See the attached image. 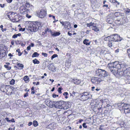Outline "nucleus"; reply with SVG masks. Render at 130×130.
<instances>
[{
	"instance_id": "nucleus-1",
	"label": "nucleus",
	"mask_w": 130,
	"mask_h": 130,
	"mask_svg": "<svg viewBox=\"0 0 130 130\" xmlns=\"http://www.w3.org/2000/svg\"><path fill=\"white\" fill-rule=\"evenodd\" d=\"M127 66L124 63L115 62L109 63L108 67L110 69L111 72L114 73L117 72V73L120 76L125 77L129 81V83H130V72L126 68Z\"/></svg>"
},
{
	"instance_id": "nucleus-2",
	"label": "nucleus",
	"mask_w": 130,
	"mask_h": 130,
	"mask_svg": "<svg viewBox=\"0 0 130 130\" xmlns=\"http://www.w3.org/2000/svg\"><path fill=\"white\" fill-rule=\"evenodd\" d=\"M104 39L105 41H107L108 45L110 47H111L112 45V43L111 41H120L122 40V38L119 35L116 34L106 37Z\"/></svg>"
},
{
	"instance_id": "nucleus-3",
	"label": "nucleus",
	"mask_w": 130,
	"mask_h": 130,
	"mask_svg": "<svg viewBox=\"0 0 130 130\" xmlns=\"http://www.w3.org/2000/svg\"><path fill=\"white\" fill-rule=\"evenodd\" d=\"M41 23L40 22H36L29 23L28 27L29 30L31 32H35L38 30L39 27L41 26Z\"/></svg>"
},
{
	"instance_id": "nucleus-4",
	"label": "nucleus",
	"mask_w": 130,
	"mask_h": 130,
	"mask_svg": "<svg viewBox=\"0 0 130 130\" xmlns=\"http://www.w3.org/2000/svg\"><path fill=\"white\" fill-rule=\"evenodd\" d=\"M95 75L100 78L104 79V81L106 80L108 74V73L105 70L101 69H98L96 71Z\"/></svg>"
},
{
	"instance_id": "nucleus-5",
	"label": "nucleus",
	"mask_w": 130,
	"mask_h": 130,
	"mask_svg": "<svg viewBox=\"0 0 130 130\" xmlns=\"http://www.w3.org/2000/svg\"><path fill=\"white\" fill-rule=\"evenodd\" d=\"M123 18L120 15H116L115 18V23L117 25H122L124 22L123 21Z\"/></svg>"
},
{
	"instance_id": "nucleus-6",
	"label": "nucleus",
	"mask_w": 130,
	"mask_h": 130,
	"mask_svg": "<svg viewBox=\"0 0 130 130\" xmlns=\"http://www.w3.org/2000/svg\"><path fill=\"white\" fill-rule=\"evenodd\" d=\"M120 15L119 12H117L114 13H110L109 15L108 18L106 20L107 22L109 24H111L113 22H115V18L116 15Z\"/></svg>"
},
{
	"instance_id": "nucleus-7",
	"label": "nucleus",
	"mask_w": 130,
	"mask_h": 130,
	"mask_svg": "<svg viewBox=\"0 0 130 130\" xmlns=\"http://www.w3.org/2000/svg\"><path fill=\"white\" fill-rule=\"evenodd\" d=\"M118 106L122 107L125 113H130V105L129 104L122 103L119 104Z\"/></svg>"
},
{
	"instance_id": "nucleus-8",
	"label": "nucleus",
	"mask_w": 130,
	"mask_h": 130,
	"mask_svg": "<svg viewBox=\"0 0 130 130\" xmlns=\"http://www.w3.org/2000/svg\"><path fill=\"white\" fill-rule=\"evenodd\" d=\"M64 102L63 101H56L55 102L54 106L55 107L60 109H65Z\"/></svg>"
},
{
	"instance_id": "nucleus-9",
	"label": "nucleus",
	"mask_w": 130,
	"mask_h": 130,
	"mask_svg": "<svg viewBox=\"0 0 130 130\" xmlns=\"http://www.w3.org/2000/svg\"><path fill=\"white\" fill-rule=\"evenodd\" d=\"M91 95L87 92H84L81 94L80 100L82 101H85L91 97Z\"/></svg>"
},
{
	"instance_id": "nucleus-10",
	"label": "nucleus",
	"mask_w": 130,
	"mask_h": 130,
	"mask_svg": "<svg viewBox=\"0 0 130 130\" xmlns=\"http://www.w3.org/2000/svg\"><path fill=\"white\" fill-rule=\"evenodd\" d=\"M7 15L10 20H15L18 17L17 14L14 12H10L7 13Z\"/></svg>"
},
{
	"instance_id": "nucleus-11",
	"label": "nucleus",
	"mask_w": 130,
	"mask_h": 130,
	"mask_svg": "<svg viewBox=\"0 0 130 130\" xmlns=\"http://www.w3.org/2000/svg\"><path fill=\"white\" fill-rule=\"evenodd\" d=\"M27 5L29 6V3H27L25 6H21L20 8V11L21 13L25 14L26 12H27L29 11V9L27 7Z\"/></svg>"
},
{
	"instance_id": "nucleus-12",
	"label": "nucleus",
	"mask_w": 130,
	"mask_h": 130,
	"mask_svg": "<svg viewBox=\"0 0 130 130\" xmlns=\"http://www.w3.org/2000/svg\"><path fill=\"white\" fill-rule=\"evenodd\" d=\"M93 83L95 84L96 85L99 84L101 82L104 81V79L98 77H95L93 78L91 80Z\"/></svg>"
},
{
	"instance_id": "nucleus-13",
	"label": "nucleus",
	"mask_w": 130,
	"mask_h": 130,
	"mask_svg": "<svg viewBox=\"0 0 130 130\" xmlns=\"http://www.w3.org/2000/svg\"><path fill=\"white\" fill-rule=\"evenodd\" d=\"M46 11L43 9H41L38 14L39 17L40 18H43L45 17L46 15Z\"/></svg>"
},
{
	"instance_id": "nucleus-14",
	"label": "nucleus",
	"mask_w": 130,
	"mask_h": 130,
	"mask_svg": "<svg viewBox=\"0 0 130 130\" xmlns=\"http://www.w3.org/2000/svg\"><path fill=\"white\" fill-rule=\"evenodd\" d=\"M48 69L53 72H55L56 71V67L54 66L53 63L50 64L48 66Z\"/></svg>"
},
{
	"instance_id": "nucleus-15",
	"label": "nucleus",
	"mask_w": 130,
	"mask_h": 130,
	"mask_svg": "<svg viewBox=\"0 0 130 130\" xmlns=\"http://www.w3.org/2000/svg\"><path fill=\"white\" fill-rule=\"evenodd\" d=\"M45 102L47 106L50 107H52L53 106L54 104L53 101L49 100H46Z\"/></svg>"
},
{
	"instance_id": "nucleus-16",
	"label": "nucleus",
	"mask_w": 130,
	"mask_h": 130,
	"mask_svg": "<svg viewBox=\"0 0 130 130\" xmlns=\"http://www.w3.org/2000/svg\"><path fill=\"white\" fill-rule=\"evenodd\" d=\"M72 82H73L75 84L78 85L80 84L81 83V80L79 79L74 78L72 80Z\"/></svg>"
},
{
	"instance_id": "nucleus-17",
	"label": "nucleus",
	"mask_w": 130,
	"mask_h": 130,
	"mask_svg": "<svg viewBox=\"0 0 130 130\" xmlns=\"http://www.w3.org/2000/svg\"><path fill=\"white\" fill-rule=\"evenodd\" d=\"M8 87V86L7 85L2 86L1 88V90L2 91L6 92V91Z\"/></svg>"
},
{
	"instance_id": "nucleus-18",
	"label": "nucleus",
	"mask_w": 130,
	"mask_h": 130,
	"mask_svg": "<svg viewBox=\"0 0 130 130\" xmlns=\"http://www.w3.org/2000/svg\"><path fill=\"white\" fill-rule=\"evenodd\" d=\"M12 89L8 86V88L6 93L8 95H11V94L12 92Z\"/></svg>"
},
{
	"instance_id": "nucleus-19",
	"label": "nucleus",
	"mask_w": 130,
	"mask_h": 130,
	"mask_svg": "<svg viewBox=\"0 0 130 130\" xmlns=\"http://www.w3.org/2000/svg\"><path fill=\"white\" fill-rule=\"evenodd\" d=\"M91 28L92 30H94L95 32H98V31H99L100 30L99 29L98 27H97L95 25L93 27H92Z\"/></svg>"
},
{
	"instance_id": "nucleus-20",
	"label": "nucleus",
	"mask_w": 130,
	"mask_h": 130,
	"mask_svg": "<svg viewBox=\"0 0 130 130\" xmlns=\"http://www.w3.org/2000/svg\"><path fill=\"white\" fill-rule=\"evenodd\" d=\"M90 42L88 40L85 39L83 41L84 44H86L87 45H89L90 44Z\"/></svg>"
},
{
	"instance_id": "nucleus-21",
	"label": "nucleus",
	"mask_w": 130,
	"mask_h": 130,
	"mask_svg": "<svg viewBox=\"0 0 130 130\" xmlns=\"http://www.w3.org/2000/svg\"><path fill=\"white\" fill-rule=\"evenodd\" d=\"M71 25L70 23L68 22H64V27L65 28H67L68 26H70Z\"/></svg>"
},
{
	"instance_id": "nucleus-22",
	"label": "nucleus",
	"mask_w": 130,
	"mask_h": 130,
	"mask_svg": "<svg viewBox=\"0 0 130 130\" xmlns=\"http://www.w3.org/2000/svg\"><path fill=\"white\" fill-rule=\"evenodd\" d=\"M87 26L88 27H90L92 26V27H93L94 26V23L93 22H91L89 23H87Z\"/></svg>"
},
{
	"instance_id": "nucleus-23",
	"label": "nucleus",
	"mask_w": 130,
	"mask_h": 130,
	"mask_svg": "<svg viewBox=\"0 0 130 130\" xmlns=\"http://www.w3.org/2000/svg\"><path fill=\"white\" fill-rule=\"evenodd\" d=\"M24 79L26 83H27L29 81V78L28 76H26L24 78Z\"/></svg>"
},
{
	"instance_id": "nucleus-24",
	"label": "nucleus",
	"mask_w": 130,
	"mask_h": 130,
	"mask_svg": "<svg viewBox=\"0 0 130 130\" xmlns=\"http://www.w3.org/2000/svg\"><path fill=\"white\" fill-rule=\"evenodd\" d=\"M33 62L35 64H39L40 63V62L36 59L32 60Z\"/></svg>"
},
{
	"instance_id": "nucleus-25",
	"label": "nucleus",
	"mask_w": 130,
	"mask_h": 130,
	"mask_svg": "<svg viewBox=\"0 0 130 130\" xmlns=\"http://www.w3.org/2000/svg\"><path fill=\"white\" fill-rule=\"evenodd\" d=\"M51 34L52 36H55L60 35V33L59 32H57L54 33H52Z\"/></svg>"
},
{
	"instance_id": "nucleus-26",
	"label": "nucleus",
	"mask_w": 130,
	"mask_h": 130,
	"mask_svg": "<svg viewBox=\"0 0 130 130\" xmlns=\"http://www.w3.org/2000/svg\"><path fill=\"white\" fill-rule=\"evenodd\" d=\"M39 55V54H38L37 52H35L32 56V57H38Z\"/></svg>"
},
{
	"instance_id": "nucleus-27",
	"label": "nucleus",
	"mask_w": 130,
	"mask_h": 130,
	"mask_svg": "<svg viewBox=\"0 0 130 130\" xmlns=\"http://www.w3.org/2000/svg\"><path fill=\"white\" fill-rule=\"evenodd\" d=\"M17 66L19 67H20L21 69H23V68L24 65L22 64L18 63L17 64Z\"/></svg>"
},
{
	"instance_id": "nucleus-28",
	"label": "nucleus",
	"mask_w": 130,
	"mask_h": 130,
	"mask_svg": "<svg viewBox=\"0 0 130 130\" xmlns=\"http://www.w3.org/2000/svg\"><path fill=\"white\" fill-rule=\"evenodd\" d=\"M108 100L106 99L101 100V102H102V103H106L107 104V102H108Z\"/></svg>"
},
{
	"instance_id": "nucleus-29",
	"label": "nucleus",
	"mask_w": 130,
	"mask_h": 130,
	"mask_svg": "<svg viewBox=\"0 0 130 130\" xmlns=\"http://www.w3.org/2000/svg\"><path fill=\"white\" fill-rule=\"evenodd\" d=\"M125 11L126 12V13L127 14H128L130 13V10L128 8H126L125 9Z\"/></svg>"
},
{
	"instance_id": "nucleus-30",
	"label": "nucleus",
	"mask_w": 130,
	"mask_h": 130,
	"mask_svg": "<svg viewBox=\"0 0 130 130\" xmlns=\"http://www.w3.org/2000/svg\"><path fill=\"white\" fill-rule=\"evenodd\" d=\"M75 93L74 91H72V92H70V96H74L75 94Z\"/></svg>"
},
{
	"instance_id": "nucleus-31",
	"label": "nucleus",
	"mask_w": 130,
	"mask_h": 130,
	"mask_svg": "<svg viewBox=\"0 0 130 130\" xmlns=\"http://www.w3.org/2000/svg\"><path fill=\"white\" fill-rule=\"evenodd\" d=\"M33 125L35 127H36L38 125V123L36 121H34L33 122Z\"/></svg>"
},
{
	"instance_id": "nucleus-32",
	"label": "nucleus",
	"mask_w": 130,
	"mask_h": 130,
	"mask_svg": "<svg viewBox=\"0 0 130 130\" xmlns=\"http://www.w3.org/2000/svg\"><path fill=\"white\" fill-rule=\"evenodd\" d=\"M15 80L13 79H12L10 82V85H13L15 83Z\"/></svg>"
},
{
	"instance_id": "nucleus-33",
	"label": "nucleus",
	"mask_w": 130,
	"mask_h": 130,
	"mask_svg": "<svg viewBox=\"0 0 130 130\" xmlns=\"http://www.w3.org/2000/svg\"><path fill=\"white\" fill-rule=\"evenodd\" d=\"M3 26L2 25H1L0 26V28H1V30L3 32L5 31L6 30V28L3 29Z\"/></svg>"
},
{
	"instance_id": "nucleus-34",
	"label": "nucleus",
	"mask_w": 130,
	"mask_h": 130,
	"mask_svg": "<svg viewBox=\"0 0 130 130\" xmlns=\"http://www.w3.org/2000/svg\"><path fill=\"white\" fill-rule=\"evenodd\" d=\"M68 95V93L67 92H64L63 93V95L64 96H65V98L66 99H67L68 98V96H67V95Z\"/></svg>"
},
{
	"instance_id": "nucleus-35",
	"label": "nucleus",
	"mask_w": 130,
	"mask_h": 130,
	"mask_svg": "<svg viewBox=\"0 0 130 130\" xmlns=\"http://www.w3.org/2000/svg\"><path fill=\"white\" fill-rule=\"evenodd\" d=\"M57 56L58 55L57 54H54L52 56L51 59L53 60L54 58L57 57Z\"/></svg>"
},
{
	"instance_id": "nucleus-36",
	"label": "nucleus",
	"mask_w": 130,
	"mask_h": 130,
	"mask_svg": "<svg viewBox=\"0 0 130 130\" xmlns=\"http://www.w3.org/2000/svg\"><path fill=\"white\" fill-rule=\"evenodd\" d=\"M127 51L129 57L130 58V48L127 49Z\"/></svg>"
},
{
	"instance_id": "nucleus-37",
	"label": "nucleus",
	"mask_w": 130,
	"mask_h": 130,
	"mask_svg": "<svg viewBox=\"0 0 130 130\" xmlns=\"http://www.w3.org/2000/svg\"><path fill=\"white\" fill-rule=\"evenodd\" d=\"M49 126L51 127V129H54V126L53 124H51L49 125Z\"/></svg>"
},
{
	"instance_id": "nucleus-38",
	"label": "nucleus",
	"mask_w": 130,
	"mask_h": 130,
	"mask_svg": "<svg viewBox=\"0 0 130 130\" xmlns=\"http://www.w3.org/2000/svg\"><path fill=\"white\" fill-rule=\"evenodd\" d=\"M42 54L43 56H44L45 57H47V54L43 52L42 53Z\"/></svg>"
},
{
	"instance_id": "nucleus-39",
	"label": "nucleus",
	"mask_w": 130,
	"mask_h": 130,
	"mask_svg": "<svg viewBox=\"0 0 130 130\" xmlns=\"http://www.w3.org/2000/svg\"><path fill=\"white\" fill-rule=\"evenodd\" d=\"M62 90V89L61 88H59L58 89V91L59 93H61V90Z\"/></svg>"
},
{
	"instance_id": "nucleus-40",
	"label": "nucleus",
	"mask_w": 130,
	"mask_h": 130,
	"mask_svg": "<svg viewBox=\"0 0 130 130\" xmlns=\"http://www.w3.org/2000/svg\"><path fill=\"white\" fill-rule=\"evenodd\" d=\"M49 17L50 18L52 17V18L53 19H54V20L55 19V17L54 15H52L51 14H49Z\"/></svg>"
},
{
	"instance_id": "nucleus-41",
	"label": "nucleus",
	"mask_w": 130,
	"mask_h": 130,
	"mask_svg": "<svg viewBox=\"0 0 130 130\" xmlns=\"http://www.w3.org/2000/svg\"><path fill=\"white\" fill-rule=\"evenodd\" d=\"M25 30V28H20L19 29V30L20 31H24Z\"/></svg>"
},
{
	"instance_id": "nucleus-42",
	"label": "nucleus",
	"mask_w": 130,
	"mask_h": 130,
	"mask_svg": "<svg viewBox=\"0 0 130 130\" xmlns=\"http://www.w3.org/2000/svg\"><path fill=\"white\" fill-rule=\"evenodd\" d=\"M86 123H83V127L85 128H87V126L86 125Z\"/></svg>"
},
{
	"instance_id": "nucleus-43",
	"label": "nucleus",
	"mask_w": 130,
	"mask_h": 130,
	"mask_svg": "<svg viewBox=\"0 0 130 130\" xmlns=\"http://www.w3.org/2000/svg\"><path fill=\"white\" fill-rule=\"evenodd\" d=\"M26 17L28 18H30L31 17V16L30 15H29L28 14H26Z\"/></svg>"
},
{
	"instance_id": "nucleus-44",
	"label": "nucleus",
	"mask_w": 130,
	"mask_h": 130,
	"mask_svg": "<svg viewBox=\"0 0 130 130\" xmlns=\"http://www.w3.org/2000/svg\"><path fill=\"white\" fill-rule=\"evenodd\" d=\"M28 92H26L25 94H24V98L28 96Z\"/></svg>"
},
{
	"instance_id": "nucleus-45",
	"label": "nucleus",
	"mask_w": 130,
	"mask_h": 130,
	"mask_svg": "<svg viewBox=\"0 0 130 130\" xmlns=\"http://www.w3.org/2000/svg\"><path fill=\"white\" fill-rule=\"evenodd\" d=\"M5 119L6 120L7 122H10V120H9V118H8L6 117L5 118Z\"/></svg>"
},
{
	"instance_id": "nucleus-46",
	"label": "nucleus",
	"mask_w": 130,
	"mask_h": 130,
	"mask_svg": "<svg viewBox=\"0 0 130 130\" xmlns=\"http://www.w3.org/2000/svg\"><path fill=\"white\" fill-rule=\"evenodd\" d=\"M17 36L16 34L14 35L12 37V38H17Z\"/></svg>"
},
{
	"instance_id": "nucleus-47",
	"label": "nucleus",
	"mask_w": 130,
	"mask_h": 130,
	"mask_svg": "<svg viewBox=\"0 0 130 130\" xmlns=\"http://www.w3.org/2000/svg\"><path fill=\"white\" fill-rule=\"evenodd\" d=\"M10 120V122H15V121L14 120V119L13 118L11 120Z\"/></svg>"
},
{
	"instance_id": "nucleus-48",
	"label": "nucleus",
	"mask_w": 130,
	"mask_h": 130,
	"mask_svg": "<svg viewBox=\"0 0 130 130\" xmlns=\"http://www.w3.org/2000/svg\"><path fill=\"white\" fill-rule=\"evenodd\" d=\"M5 6V4H0V6H1V8H3Z\"/></svg>"
},
{
	"instance_id": "nucleus-49",
	"label": "nucleus",
	"mask_w": 130,
	"mask_h": 130,
	"mask_svg": "<svg viewBox=\"0 0 130 130\" xmlns=\"http://www.w3.org/2000/svg\"><path fill=\"white\" fill-rule=\"evenodd\" d=\"M60 23L62 24V26H63L64 27V22H60Z\"/></svg>"
},
{
	"instance_id": "nucleus-50",
	"label": "nucleus",
	"mask_w": 130,
	"mask_h": 130,
	"mask_svg": "<svg viewBox=\"0 0 130 130\" xmlns=\"http://www.w3.org/2000/svg\"><path fill=\"white\" fill-rule=\"evenodd\" d=\"M7 2L9 3H11L12 2V0H6Z\"/></svg>"
},
{
	"instance_id": "nucleus-51",
	"label": "nucleus",
	"mask_w": 130,
	"mask_h": 130,
	"mask_svg": "<svg viewBox=\"0 0 130 130\" xmlns=\"http://www.w3.org/2000/svg\"><path fill=\"white\" fill-rule=\"evenodd\" d=\"M119 49H118L117 50H115V52L116 53H117L119 52Z\"/></svg>"
},
{
	"instance_id": "nucleus-52",
	"label": "nucleus",
	"mask_w": 130,
	"mask_h": 130,
	"mask_svg": "<svg viewBox=\"0 0 130 130\" xmlns=\"http://www.w3.org/2000/svg\"><path fill=\"white\" fill-rule=\"evenodd\" d=\"M27 50H29L30 49V48H30V46L29 45L28 46L27 48Z\"/></svg>"
},
{
	"instance_id": "nucleus-53",
	"label": "nucleus",
	"mask_w": 130,
	"mask_h": 130,
	"mask_svg": "<svg viewBox=\"0 0 130 130\" xmlns=\"http://www.w3.org/2000/svg\"><path fill=\"white\" fill-rule=\"evenodd\" d=\"M32 124V122H30L29 123H28V125L29 126H30Z\"/></svg>"
},
{
	"instance_id": "nucleus-54",
	"label": "nucleus",
	"mask_w": 130,
	"mask_h": 130,
	"mask_svg": "<svg viewBox=\"0 0 130 130\" xmlns=\"http://www.w3.org/2000/svg\"><path fill=\"white\" fill-rule=\"evenodd\" d=\"M30 47H34V44L33 43H31V44L29 45Z\"/></svg>"
},
{
	"instance_id": "nucleus-55",
	"label": "nucleus",
	"mask_w": 130,
	"mask_h": 130,
	"mask_svg": "<svg viewBox=\"0 0 130 130\" xmlns=\"http://www.w3.org/2000/svg\"><path fill=\"white\" fill-rule=\"evenodd\" d=\"M16 51L18 53H20V50L19 49H17L16 50Z\"/></svg>"
},
{
	"instance_id": "nucleus-56",
	"label": "nucleus",
	"mask_w": 130,
	"mask_h": 130,
	"mask_svg": "<svg viewBox=\"0 0 130 130\" xmlns=\"http://www.w3.org/2000/svg\"><path fill=\"white\" fill-rule=\"evenodd\" d=\"M56 95L55 94H53V96L54 98H55L56 97Z\"/></svg>"
},
{
	"instance_id": "nucleus-57",
	"label": "nucleus",
	"mask_w": 130,
	"mask_h": 130,
	"mask_svg": "<svg viewBox=\"0 0 130 130\" xmlns=\"http://www.w3.org/2000/svg\"><path fill=\"white\" fill-rule=\"evenodd\" d=\"M108 6L107 5H104L103 6V7H108Z\"/></svg>"
},
{
	"instance_id": "nucleus-58",
	"label": "nucleus",
	"mask_w": 130,
	"mask_h": 130,
	"mask_svg": "<svg viewBox=\"0 0 130 130\" xmlns=\"http://www.w3.org/2000/svg\"><path fill=\"white\" fill-rule=\"evenodd\" d=\"M68 35L70 36H71L72 35V34L70 33L69 32H68Z\"/></svg>"
},
{
	"instance_id": "nucleus-59",
	"label": "nucleus",
	"mask_w": 130,
	"mask_h": 130,
	"mask_svg": "<svg viewBox=\"0 0 130 130\" xmlns=\"http://www.w3.org/2000/svg\"><path fill=\"white\" fill-rule=\"evenodd\" d=\"M90 31V30H87V31H86V33L87 34H88L89 33Z\"/></svg>"
},
{
	"instance_id": "nucleus-60",
	"label": "nucleus",
	"mask_w": 130,
	"mask_h": 130,
	"mask_svg": "<svg viewBox=\"0 0 130 130\" xmlns=\"http://www.w3.org/2000/svg\"><path fill=\"white\" fill-rule=\"evenodd\" d=\"M49 80L50 81H51V82H52V83L54 82V80H53V79H50Z\"/></svg>"
},
{
	"instance_id": "nucleus-61",
	"label": "nucleus",
	"mask_w": 130,
	"mask_h": 130,
	"mask_svg": "<svg viewBox=\"0 0 130 130\" xmlns=\"http://www.w3.org/2000/svg\"><path fill=\"white\" fill-rule=\"evenodd\" d=\"M17 36V37L18 36H21V34H16Z\"/></svg>"
},
{
	"instance_id": "nucleus-62",
	"label": "nucleus",
	"mask_w": 130,
	"mask_h": 130,
	"mask_svg": "<svg viewBox=\"0 0 130 130\" xmlns=\"http://www.w3.org/2000/svg\"><path fill=\"white\" fill-rule=\"evenodd\" d=\"M8 56L10 57H12V55L11 54V53H9L8 54Z\"/></svg>"
},
{
	"instance_id": "nucleus-63",
	"label": "nucleus",
	"mask_w": 130,
	"mask_h": 130,
	"mask_svg": "<svg viewBox=\"0 0 130 130\" xmlns=\"http://www.w3.org/2000/svg\"><path fill=\"white\" fill-rule=\"evenodd\" d=\"M127 38H128V39L127 40L128 41H130V37H127Z\"/></svg>"
},
{
	"instance_id": "nucleus-64",
	"label": "nucleus",
	"mask_w": 130,
	"mask_h": 130,
	"mask_svg": "<svg viewBox=\"0 0 130 130\" xmlns=\"http://www.w3.org/2000/svg\"><path fill=\"white\" fill-rule=\"evenodd\" d=\"M99 129L100 130H105L104 129L102 128L101 127L99 128Z\"/></svg>"
}]
</instances>
